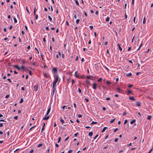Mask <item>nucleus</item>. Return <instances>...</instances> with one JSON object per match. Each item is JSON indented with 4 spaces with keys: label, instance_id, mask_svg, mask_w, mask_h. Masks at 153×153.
I'll return each instance as SVG.
<instances>
[{
    "label": "nucleus",
    "instance_id": "nucleus-1",
    "mask_svg": "<svg viewBox=\"0 0 153 153\" xmlns=\"http://www.w3.org/2000/svg\"><path fill=\"white\" fill-rule=\"evenodd\" d=\"M59 79V76L58 75L56 76L55 80L53 82V86H56V85Z\"/></svg>",
    "mask_w": 153,
    "mask_h": 153
},
{
    "label": "nucleus",
    "instance_id": "nucleus-2",
    "mask_svg": "<svg viewBox=\"0 0 153 153\" xmlns=\"http://www.w3.org/2000/svg\"><path fill=\"white\" fill-rule=\"evenodd\" d=\"M52 89V95L53 96L54 94V92H55V90H56V86H53H53Z\"/></svg>",
    "mask_w": 153,
    "mask_h": 153
},
{
    "label": "nucleus",
    "instance_id": "nucleus-3",
    "mask_svg": "<svg viewBox=\"0 0 153 153\" xmlns=\"http://www.w3.org/2000/svg\"><path fill=\"white\" fill-rule=\"evenodd\" d=\"M34 91H36L38 90V85H34Z\"/></svg>",
    "mask_w": 153,
    "mask_h": 153
},
{
    "label": "nucleus",
    "instance_id": "nucleus-4",
    "mask_svg": "<svg viewBox=\"0 0 153 153\" xmlns=\"http://www.w3.org/2000/svg\"><path fill=\"white\" fill-rule=\"evenodd\" d=\"M50 116H47V115L43 118V120H48Z\"/></svg>",
    "mask_w": 153,
    "mask_h": 153
},
{
    "label": "nucleus",
    "instance_id": "nucleus-5",
    "mask_svg": "<svg viewBox=\"0 0 153 153\" xmlns=\"http://www.w3.org/2000/svg\"><path fill=\"white\" fill-rule=\"evenodd\" d=\"M129 98L130 100H133V101H134L135 100V99H134V97L132 96L129 97Z\"/></svg>",
    "mask_w": 153,
    "mask_h": 153
},
{
    "label": "nucleus",
    "instance_id": "nucleus-6",
    "mask_svg": "<svg viewBox=\"0 0 153 153\" xmlns=\"http://www.w3.org/2000/svg\"><path fill=\"white\" fill-rule=\"evenodd\" d=\"M96 85H97V84L95 83H93V88L95 90L96 89Z\"/></svg>",
    "mask_w": 153,
    "mask_h": 153
},
{
    "label": "nucleus",
    "instance_id": "nucleus-7",
    "mask_svg": "<svg viewBox=\"0 0 153 153\" xmlns=\"http://www.w3.org/2000/svg\"><path fill=\"white\" fill-rule=\"evenodd\" d=\"M117 46L118 47L119 50L121 51L122 50V48H121L120 46V45L119 43H118L117 44Z\"/></svg>",
    "mask_w": 153,
    "mask_h": 153
},
{
    "label": "nucleus",
    "instance_id": "nucleus-8",
    "mask_svg": "<svg viewBox=\"0 0 153 153\" xmlns=\"http://www.w3.org/2000/svg\"><path fill=\"white\" fill-rule=\"evenodd\" d=\"M52 71L53 72H56L57 71V69L55 68H53Z\"/></svg>",
    "mask_w": 153,
    "mask_h": 153
},
{
    "label": "nucleus",
    "instance_id": "nucleus-9",
    "mask_svg": "<svg viewBox=\"0 0 153 153\" xmlns=\"http://www.w3.org/2000/svg\"><path fill=\"white\" fill-rule=\"evenodd\" d=\"M50 110H51V108L50 107L48 109V110H47V114H46V115H47L49 114V113H50Z\"/></svg>",
    "mask_w": 153,
    "mask_h": 153
},
{
    "label": "nucleus",
    "instance_id": "nucleus-10",
    "mask_svg": "<svg viewBox=\"0 0 153 153\" xmlns=\"http://www.w3.org/2000/svg\"><path fill=\"white\" fill-rule=\"evenodd\" d=\"M14 67L15 68H16L18 70H20V69H21V68L20 67H19L17 65H15Z\"/></svg>",
    "mask_w": 153,
    "mask_h": 153
},
{
    "label": "nucleus",
    "instance_id": "nucleus-11",
    "mask_svg": "<svg viewBox=\"0 0 153 153\" xmlns=\"http://www.w3.org/2000/svg\"><path fill=\"white\" fill-rule=\"evenodd\" d=\"M136 105L139 106L140 105V103L139 102H136Z\"/></svg>",
    "mask_w": 153,
    "mask_h": 153
},
{
    "label": "nucleus",
    "instance_id": "nucleus-12",
    "mask_svg": "<svg viewBox=\"0 0 153 153\" xmlns=\"http://www.w3.org/2000/svg\"><path fill=\"white\" fill-rule=\"evenodd\" d=\"M143 45V43H142V42H141V44L140 45L139 48H138V49H137V51H138L140 49V48L142 46V45Z\"/></svg>",
    "mask_w": 153,
    "mask_h": 153
},
{
    "label": "nucleus",
    "instance_id": "nucleus-13",
    "mask_svg": "<svg viewBox=\"0 0 153 153\" xmlns=\"http://www.w3.org/2000/svg\"><path fill=\"white\" fill-rule=\"evenodd\" d=\"M108 128V127H104L103 129H102V132H104L105 130V129H107Z\"/></svg>",
    "mask_w": 153,
    "mask_h": 153
},
{
    "label": "nucleus",
    "instance_id": "nucleus-14",
    "mask_svg": "<svg viewBox=\"0 0 153 153\" xmlns=\"http://www.w3.org/2000/svg\"><path fill=\"white\" fill-rule=\"evenodd\" d=\"M135 122V120H133L130 122V124H132L133 123H134Z\"/></svg>",
    "mask_w": 153,
    "mask_h": 153
},
{
    "label": "nucleus",
    "instance_id": "nucleus-15",
    "mask_svg": "<svg viewBox=\"0 0 153 153\" xmlns=\"http://www.w3.org/2000/svg\"><path fill=\"white\" fill-rule=\"evenodd\" d=\"M132 74L131 73H130L129 74H127L126 75V76L127 77L130 76H131Z\"/></svg>",
    "mask_w": 153,
    "mask_h": 153
},
{
    "label": "nucleus",
    "instance_id": "nucleus-16",
    "mask_svg": "<svg viewBox=\"0 0 153 153\" xmlns=\"http://www.w3.org/2000/svg\"><path fill=\"white\" fill-rule=\"evenodd\" d=\"M93 135V132H90L89 133V136H91Z\"/></svg>",
    "mask_w": 153,
    "mask_h": 153
},
{
    "label": "nucleus",
    "instance_id": "nucleus-17",
    "mask_svg": "<svg viewBox=\"0 0 153 153\" xmlns=\"http://www.w3.org/2000/svg\"><path fill=\"white\" fill-rule=\"evenodd\" d=\"M110 18L109 17H107L105 19V21L106 22H108L109 21Z\"/></svg>",
    "mask_w": 153,
    "mask_h": 153
},
{
    "label": "nucleus",
    "instance_id": "nucleus-18",
    "mask_svg": "<svg viewBox=\"0 0 153 153\" xmlns=\"http://www.w3.org/2000/svg\"><path fill=\"white\" fill-rule=\"evenodd\" d=\"M106 84L108 85H110L111 84V83L110 82H109L108 81H106Z\"/></svg>",
    "mask_w": 153,
    "mask_h": 153
},
{
    "label": "nucleus",
    "instance_id": "nucleus-19",
    "mask_svg": "<svg viewBox=\"0 0 153 153\" xmlns=\"http://www.w3.org/2000/svg\"><path fill=\"white\" fill-rule=\"evenodd\" d=\"M151 118H152L151 116H148L147 119L148 120H150Z\"/></svg>",
    "mask_w": 153,
    "mask_h": 153
},
{
    "label": "nucleus",
    "instance_id": "nucleus-20",
    "mask_svg": "<svg viewBox=\"0 0 153 153\" xmlns=\"http://www.w3.org/2000/svg\"><path fill=\"white\" fill-rule=\"evenodd\" d=\"M75 1V2H76V4L77 5L79 6V3L78 1L77 0H76Z\"/></svg>",
    "mask_w": 153,
    "mask_h": 153
},
{
    "label": "nucleus",
    "instance_id": "nucleus-21",
    "mask_svg": "<svg viewBox=\"0 0 153 153\" xmlns=\"http://www.w3.org/2000/svg\"><path fill=\"white\" fill-rule=\"evenodd\" d=\"M127 93L128 94H131L132 93L131 91H130V90H128Z\"/></svg>",
    "mask_w": 153,
    "mask_h": 153
},
{
    "label": "nucleus",
    "instance_id": "nucleus-22",
    "mask_svg": "<svg viewBox=\"0 0 153 153\" xmlns=\"http://www.w3.org/2000/svg\"><path fill=\"white\" fill-rule=\"evenodd\" d=\"M13 20H14V22L15 23H16L17 22V20L15 18H13Z\"/></svg>",
    "mask_w": 153,
    "mask_h": 153
},
{
    "label": "nucleus",
    "instance_id": "nucleus-23",
    "mask_svg": "<svg viewBox=\"0 0 153 153\" xmlns=\"http://www.w3.org/2000/svg\"><path fill=\"white\" fill-rule=\"evenodd\" d=\"M60 121L62 124H63L64 122V120L62 119H60Z\"/></svg>",
    "mask_w": 153,
    "mask_h": 153
},
{
    "label": "nucleus",
    "instance_id": "nucleus-24",
    "mask_svg": "<svg viewBox=\"0 0 153 153\" xmlns=\"http://www.w3.org/2000/svg\"><path fill=\"white\" fill-rule=\"evenodd\" d=\"M86 83L87 84H88V85H90V82L88 80H86Z\"/></svg>",
    "mask_w": 153,
    "mask_h": 153
},
{
    "label": "nucleus",
    "instance_id": "nucleus-25",
    "mask_svg": "<svg viewBox=\"0 0 153 153\" xmlns=\"http://www.w3.org/2000/svg\"><path fill=\"white\" fill-rule=\"evenodd\" d=\"M97 123V122L93 121L91 123V124H96Z\"/></svg>",
    "mask_w": 153,
    "mask_h": 153
},
{
    "label": "nucleus",
    "instance_id": "nucleus-26",
    "mask_svg": "<svg viewBox=\"0 0 153 153\" xmlns=\"http://www.w3.org/2000/svg\"><path fill=\"white\" fill-rule=\"evenodd\" d=\"M145 22H146V20H145V17H144L143 19V23L145 24Z\"/></svg>",
    "mask_w": 153,
    "mask_h": 153
},
{
    "label": "nucleus",
    "instance_id": "nucleus-27",
    "mask_svg": "<svg viewBox=\"0 0 153 153\" xmlns=\"http://www.w3.org/2000/svg\"><path fill=\"white\" fill-rule=\"evenodd\" d=\"M23 102V99L22 98L21 99V100H20V103H22V102Z\"/></svg>",
    "mask_w": 153,
    "mask_h": 153
},
{
    "label": "nucleus",
    "instance_id": "nucleus-28",
    "mask_svg": "<svg viewBox=\"0 0 153 153\" xmlns=\"http://www.w3.org/2000/svg\"><path fill=\"white\" fill-rule=\"evenodd\" d=\"M79 21H80L79 19H77L76 21V23L77 24H78L79 23Z\"/></svg>",
    "mask_w": 153,
    "mask_h": 153
},
{
    "label": "nucleus",
    "instance_id": "nucleus-29",
    "mask_svg": "<svg viewBox=\"0 0 153 153\" xmlns=\"http://www.w3.org/2000/svg\"><path fill=\"white\" fill-rule=\"evenodd\" d=\"M115 119L114 118L112 120H111V121H110V123H113L114 121V120H115Z\"/></svg>",
    "mask_w": 153,
    "mask_h": 153
},
{
    "label": "nucleus",
    "instance_id": "nucleus-30",
    "mask_svg": "<svg viewBox=\"0 0 153 153\" xmlns=\"http://www.w3.org/2000/svg\"><path fill=\"white\" fill-rule=\"evenodd\" d=\"M61 139V138L60 137L59 138L58 140V143H59Z\"/></svg>",
    "mask_w": 153,
    "mask_h": 153
},
{
    "label": "nucleus",
    "instance_id": "nucleus-31",
    "mask_svg": "<svg viewBox=\"0 0 153 153\" xmlns=\"http://www.w3.org/2000/svg\"><path fill=\"white\" fill-rule=\"evenodd\" d=\"M48 18L50 20V21L51 22H52V18L51 17V16H48Z\"/></svg>",
    "mask_w": 153,
    "mask_h": 153
},
{
    "label": "nucleus",
    "instance_id": "nucleus-32",
    "mask_svg": "<svg viewBox=\"0 0 153 153\" xmlns=\"http://www.w3.org/2000/svg\"><path fill=\"white\" fill-rule=\"evenodd\" d=\"M43 75H44V76L45 77H48V76L46 74V73H43Z\"/></svg>",
    "mask_w": 153,
    "mask_h": 153
},
{
    "label": "nucleus",
    "instance_id": "nucleus-33",
    "mask_svg": "<svg viewBox=\"0 0 153 153\" xmlns=\"http://www.w3.org/2000/svg\"><path fill=\"white\" fill-rule=\"evenodd\" d=\"M78 91L79 93H81L82 90L80 88H78Z\"/></svg>",
    "mask_w": 153,
    "mask_h": 153
},
{
    "label": "nucleus",
    "instance_id": "nucleus-34",
    "mask_svg": "<svg viewBox=\"0 0 153 153\" xmlns=\"http://www.w3.org/2000/svg\"><path fill=\"white\" fill-rule=\"evenodd\" d=\"M102 79L101 78H100L98 80V81L99 82H100L102 80Z\"/></svg>",
    "mask_w": 153,
    "mask_h": 153
},
{
    "label": "nucleus",
    "instance_id": "nucleus-35",
    "mask_svg": "<svg viewBox=\"0 0 153 153\" xmlns=\"http://www.w3.org/2000/svg\"><path fill=\"white\" fill-rule=\"evenodd\" d=\"M117 91H118V92H120V90H120V88H117Z\"/></svg>",
    "mask_w": 153,
    "mask_h": 153
},
{
    "label": "nucleus",
    "instance_id": "nucleus-36",
    "mask_svg": "<svg viewBox=\"0 0 153 153\" xmlns=\"http://www.w3.org/2000/svg\"><path fill=\"white\" fill-rule=\"evenodd\" d=\"M133 86V85H128V87L129 88H131V87H132Z\"/></svg>",
    "mask_w": 153,
    "mask_h": 153
},
{
    "label": "nucleus",
    "instance_id": "nucleus-37",
    "mask_svg": "<svg viewBox=\"0 0 153 153\" xmlns=\"http://www.w3.org/2000/svg\"><path fill=\"white\" fill-rule=\"evenodd\" d=\"M78 117H79V118H81V117H82V115L80 114H79L78 115Z\"/></svg>",
    "mask_w": 153,
    "mask_h": 153
},
{
    "label": "nucleus",
    "instance_id": "nucleus-38",
    "mask_svg": "<svg viewBox=\"0 0 153 153\" xmlns=\"http://www.w3.org/2000/svg\"><path fill=\"white\" fill-rule=\"evenodd\" d=\"M90 28L91 30H92L93 28V26H90Z\"/></svg>",
    "mask_w": 153,
    "mask_h": 153
},
{
    "label": "nucleus",
    "instance_id": "nucleus-39",
    "mask_svg": "<svg viewBox=\"0 0 153 153\" xmlns=\"http://www.w3.org/2000/svg\"><path fill=\"white\" fill-rule=\"evenodd\" d=\"M36 126V125H35L34 126L31 127L30 128V129H29V131H30V130H31L33 128H34V127H35Z\"/></svg>",
    "mask_w": 153,
    "mask_h": 153
},
{
    "label": "nucleus",
    "instance_id": "nucleus-40",
    "mask_svg": "<svg viewBox=\"0 0 153 153\" xmlns=\"http://www.w3.org/2000/svg\"><path fill=\"white\" fill-rule=\"evenodd\" d=\"M98 136V134H97L96 135V136L94 137V140H95Z\"/></svg>",
    "mask_w": 153,
    "mask_h": 153
},
{
    "label": "nucleus",
    "instance_id": "nucleus-41",
    "mask_svg": "<svg viewBox=\"0 0 153 153\" xmlns=\"http://www.w3.org/2000/svg\"><path fill=\"white\" fill-rule=\"evenodd\" d=\"M42 146V144L41 143V144H39L38 146V147H40V146Z\"/></svg>",
    "mask_w": 153,
    "mask_h": 153
},
{
    "label": "nucleus",
    "instance_id": "nucleus-42",
    "mask_svg": "<svg viewBox=\"0 0 153 153\" xmlns=\"http://www.w3.org/2000/svg\"><path fill=\"white\" fill-rule=\"evenodd\" d=\"M72 151H73L72 150H70L68 151V153H71L72 152Z\"/></svg>",
    "mask_w": 153,
    "mask_h": 153
},
{
    "label": "nucleus",
    "instance_id": "nucleus-43",
    "mask_svg": "<svg viewBox=\"0 0 153 153\" xmlns=\"http://www.w3.org/2000/svg\"><path fill=\"white\" fill-rule=\"evenodd\" d=\"M78 60V56H77L76 57L75 60L76 61H77Z\"/></svg>",
    "mask_w": 153,
    "mask_h": 153
},
{
    "label": "nucleus",
    "instance_id": "nucleus-44",
    "mask_svg": "<svg viewBox=\"0 0 153 153\" xmlns=\"http://www.w3.org/2000/svg\"><path fill=\"white\" fill-rule=\"evenodd\" d=\"M85 99L86 102H88L89 101V100L86 98Z\"/></svg>",
    "mask_w": 153,
    "mask_h": 153
},
{
    "label": "nucleus",
    "instance_id": "nucleus-45",
    "mask_svg": "<svg viewBox=\"0 0 153 153\" xmlns=\"http://www.w3.org/2000/svg\"><path fill=\"white\" fill-rule=\"evenodd\" d=\"M9 97V94H7V95H6V96H5V98H7L8 97Z\"/></svg>",
    "mask_w": 153,
    "mask_h": 153
},
{
    "label": "nucleus",
    "instance_id": "nucleus-46",
    "mask_svg": "<svg viewBox=\"0 0 153 153\" xmlns=\"http://www.w3.org/2000/svg\"><path fill=\"white\" fill-rule=\"evenodd\" d=\"M86 78L88 79H91L90 76H87Z\"/></svg>",
    "mask_w": 153,
    "mask_h": 153
},
{
    "label": "nucleus",
    "instance_id": "nucleus-47",
    "mask_svg": "<svg viewBox=\"0 0 153 153\" xmlns=\"http://www.w3.org/2000/svg\"><path fill=\"white\" fill-rule=\"evenodd\" d=\"M127 120H126L125 121H124V124H126V123L127 122Z\"/></svg>",
    "mask_w": 153,
    "mask_h": 153
},
{
    "label": "nucleus",
    "instance_id": "nucleus-48",
    "mask_svg": "<svg viewBox=\"0 0 153 153\" xmlns=\"http://www.w3.org/2000/svg\"><path fill=\"white\" fill-rule=\"evenodd\" d=\"M14 118L15 119L17 120L18 119V117L17 116H16L14 117Z\"/></svg>",
    "mask_w": 153,
    "mask_h": 153
},
{
    "label": "nucleus",
    "instance_id": "nucleus-49",
    "mask_svg": "<svg viewBox=\"0 0 153 153\" xmlns=\"http://www.w3.org/2000/svg\"><path fill=\"white\" fill-rule=\"evenodd\" d=\"M44 130H45L44 127H43L42 128V129L41 132H42V131H44Z\"/></svg>",
    "mask_w": 153,
    "mask_h": 153
},
{
    "label": "nucleus",
    "instance_id": "nucleus-50",
    "mask_svg": "<svg viewBox=\"0 0 153 153\" xmlns=\"http://www.w3.org/2000/svg\"><path fill=\"white\" fill-rule=\"evenodd\" d=\"M3 126V124L2 123H0V127H2Z\"/></svg>",
    "mask_w": 153,
    "mask_h": 153
},
{
    "label": "nucleus",
    "instance_id": "nucleus-51",
    "mask_svg": "<svg viewBox=\"0 0 153 153\" xmlns=\"http://www.w3.org/2000/svg\"><path fill=\"white\" fill-rule=\"evenodd\" d=\"M84 14H85V16H87V13L85 11L84 12Z\"/></svg>",
    "mask_w": 153,
    "mask_h": 153
},
{
    "label": "nucleus",
    "instance_id": "nucleus-52",
    "mask_svg": "<svg viewBox=\"0 0 153 153\" xmlns=\"http://www.w3.org/2000/svg\"><path fill=\"white\" fill-rule=\"evenodd\" d=\"M118 139L117 138H116L114 140V141L115 142H117L118 141Z\"/></svg>",
    "mask_w": 153,
    "mask_h": 153
},
{
    "label": "nucleus",
    "instance_id": "nucleus-53",
    "mask_svg": "<svg viewBox=\"0 0 153 153\" xmlns=\"http://www.w3.org/2000/svg\"><path fill=\"white\" fill-rule=\"evenodd\" d=\"M66 24L68 26H69V23L67 21H66Z\"/></svg>",
    "mask_w": 153,
    "mask_h": 153
},
{
    "label": "nucleus",
    "instance_id": "nucleus-54",
    "mask_svg": "<svg viewBox=\"0 0 153 153\" xmlns=\"http://www.w3.org/2000/svg\"><path fill=\"white\" fill-rule=\"evenodd\" d=\"M74 79H72V85H73V83H74Z\"/></svg>",
    "mask_w": 153,
    "mask_h": 153
},
{
    "label": "nucleus",
    "instance_id": "nucleus-55",
    "mask_svg": "<svg viewBox=\"0 0 153 153\" xmlns=\"http://www.w3.org/2000/svg\"><path fill=\"white\" fill-rule=\"evenodd\" d=\"M20 68H22L23 69H24L25 68V67L23 66H21Z\"/></svg>",
    "mask_w": 153,
    "mask_h": 153
},
{
    "label": "nucleus",
    "instance_id": "nucleus-56",
    "mask_svg": "<svg viewBox=\"0 0 153 153\" xmlns=\"http://www.w3.org/2000/svg\"><path fill=\"white\" fill-rule=\"evenodd\" d=\"M106 100H110V98L109 97H107L106 98Z\"/></svg>",
    "mask_w": 153,
    "mask_h": 153
},
{
    "label": "nucleus",
    "instance_id": "nucleus-57",
    "mask_svg": "<svg viewBox=\"0 0 153 153\" xmlns=\"http://www.w3.org/2000/svg\"><path fill=\"white\" fill-rule=\"evenodd\" d=\"M38 18V16L37 15H36V19L37 20Z\"/></svg>",
    "mask_w": 153,
    "mask_h": 153
},
{
    "label": "nucleus",
    "instance_id": "nucleus-58",
    "mask_svg": "<svg viewBox=\"0 0 153 153\" xmlns=\"http://www.w3.org/2000/svg\"><path fill=\"white\" fill-rule=\"evenodd\" d=\"M126 114V111L124 112L123 114V115L124 116V115H125Z\"/></svg>",
    "mask_w": 153,
    "mask_h": 153
},
{
    "label": "nucleus",
    "instance_id": "nucleus-59",
    "mask_svg": "<svg viewBox=\"0 0 153 153\" xmlns=\"http://www.w3.org/2000/svg\"><path fill=\"white\" fill-rule=\"evenodd\" d=\"M73 105H74V108H76V104H75V103H74Z\"/></svg>",
    "mask_w": 153,
    "mask_h": 153
},
{
    "label": "nucleus",
    "instance_id": "nucleus-60",
    "mask_svg": "<svg viewBox=\"0 0 153 153\" xmlns=\"http://www.w3.org/2000/svg\"><path fill=\"white\" fill-rule=\"evenodd\" d=\"M7 80H8L10 82H11V81L10 79L8 78V79H7Z\"/></svg>",
    "mask_w": 153,
    "mask_h": 153
},
{
    "label": "nucleus",
    "instance_id": "nucleus-61",
    "mask_svg": "<svg viewBox=\"0 0 153 153\" xmlns=\"http://www.w3.org/2000/svg\"><path fill=\"white\" fill-rule=\"evenodd\" d=\"M152 150V149H151L150 150V151H149V152L148 153H150L151 152Z\"/></svg>",
    "mask_w": 153,
    "mask_h": 153
},
{
    "label": "nucleus",
    "instance_id": "nucleus-62",
    "mask_svg": "<svg viewBox=\"0 0 153 153\" xmlns=\"http://www.w3.org/2000/svg\"><path fill=\"white\" fill-rule=\"evenodd\" d=\"M43 41L44 42H46V41L45 38V37H44L43 39Z\"/></svg>",
    "mask_w": 153,
    "mask_h": 153
},
{
    "label": "nucleus",
    "instance_id": "nucleus-63",
    "mask_svg": "<svg viewBox=\"0 0 153 153\" xmlns=\"http://www.w3.org/2000/svg\"><path fill=\"white\" fill-rule=\"evenodd\" d=\"M118 130V128H116L115 129V130H114V132H116V131H117V130Z\"/></svg>",
    "mask_w": 153,
    "mask_h": 153
},
{
    "label": "nucleus",
    "instance_id": "nucleus-64",
    "mask_svg": "<svg viewBox=\"0 0 153 153\" xmlns=\"http://www.w3.org/2000/svg\"><path fill=\"white\" fill-rule=\"evenodd\" d=\"M45 29L46 30H49V27H45Z\"/></svg>",
    "mask_w": 153,
    "mask_h": 153
}]
</instances>
